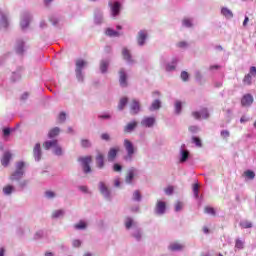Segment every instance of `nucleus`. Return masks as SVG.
Wrapping results in <instances>:
<instances>
[{
    "label": "nucleus",
    "mask_w": 256,
    "mask_h": 256,
    "mask_svg": "<svg viewBox=\"0 0 256 256\" xmlns=\"http://www.w3.org/2000/svg\"><path fill=\"white\" fill-rule=\"evenodd\" d=\"M0 25H2V27H9V20L7 19L5 14L1 15Z\"/></svg>",
    "instance_id": "50"
},
{
    "label": "nucleus",
    "mask_w": 256,
    "mask_h": 256,
    "mask_svg": "<svg viewBox=\"0 0 256 256\" xmlns=\"http://www.w3.org/2000/svg\"><path fill=\"white\" fill-rule=\"evenodd\" d=\"M52 219H63L65 217V210H54L51 214Z\"/></svg>",
    "instance_id": "31"
},
{
    "label": "nucleus",
    "mask_w": 256,
    "mask_h": 256,
    "mask_svg": "<svg viewBox=\"0 0 256 256\" xmlns=\"http://www.w3.org/2000/svg\"><path fill=\"white\" fill-rule=\"evenodd\" d=\"M183 207H185V204H183V202L181 201H177L174 205V211H176V213H179L183 211Z\"/></svg>",
    "instance_id": "48"
},
{
    "label": "nucleus",
    "mask_w": 256,
    "mask_h": 256,
    "mask_svg": "<svg viewBox=\"0 0 256 256\" xmlns=\"http://www.w3.org/2000/svg\"><path fill=\"white\" fill-rule=\"evenodd\" d=\"M159 109H161V100L156 99L150 105L149 111H159Z\"/></svg>",
    "instance_id": "39"
},
{
    "label": "nucleus",
    "mask_w": 256,
    "mask_h": 256,
    "mask_svg": "<svg viewBox=\"0 0 256 256\" xmlns=\"http://www.w3.org/2000/svg\"><path fill=\"white\" fill-rule=\"evenodd\" d=\"M176 47H178L179 49H187V47H189V43H187L186 41H180L176 44Z\"/></svg>",
    "instance_id": "58"
},
{
    "label": "nucleus",
    "mask_w": 256,
    "mask_h": 256,
    "mask_svg": "<svg viewBox=\"0 0 256 256\" xmlns=\"http://www.w3.org/2000/svg\"><path fill=\"white\" fill-rule=\"evenodd\" d=\"M132 199L133 201H141V192H139V190H136L133 192V195H132Z\"/></svg>",
    "instance_id": "54"
},
{
    "label": "nucleus",
    "mask_w": 256,
    "mask_h": 256,
    "mask_svg": "<svg viewBox=\"0 0 256 256\" xmlns=\"http://www.w3.org/2000/svg\"><path fill=\"white\" fill-rule=\"evenodd\" d=\"M167 211V203L165 201L158 200L154 208V213L156 215H165Z\"/></svg>",
    "instance_id": "11"
},
{
    "label": "nucleus",
    "mask_w": 256,
    "mask_h": 256,
    "mask_svg": "<svg viewBox=\"0 0 256 256\" xmlns=\"http://www.w3.org/2000/svg\"><path fill=\"white\" fill-rule=\"evenodd\" d=\"M117 153H119V148H110L108 151V161L113 162L117 157Z\"/></svg>",
    "instance_id": "29"
},
{
    "label": "nucleus",
    "mask_w": 256,
    "mask_h": 256,
    "mask_svg": "<svg viewBox=\"0 0 256 256\" xmlns=\"http://www.w3.org/2000/svg\"><path fill=\"white\" fill-rule=\"evenodd\" d=\"M245 247V240L241 239V238H237L235 241V249H244Z\"/></svg>",
    "instance_id": "44"
},
{
    "label": "nucleus",
    "mask_w": 256,
    "mask_h": 256,
    "mask_svg": "<svg viewBox=\"0 0 256 256\" xmlns=\"http://www.w3.org/2000/svg\"><path fill=\"white\" fill-rule=\"evenodd\" d=\"M137 128V121H132L124 127V133H133Z\"/></svg>",
    "instance_id": "32"
},
{
    "label": "nucleus",
    "mask_w": 256,
    "mask_h": 256,
    "mask_svg": "<svg viewBox=\"0 0 256 256\" xmlns=\"http://www.w3.org/2000/svg\"><path fill=\"white\" fill-rule=\"evenodd\" d=\"M155 117L153 116H146L144 117L141 122H140V125L142 127H146L147 129H151L152 127L155 126Z\"/></svg>",
    "instance_id": "14"
},
{
    "label": "nucleus",
    "mask_w": 256,
    "mask_h": 256,
    "mask_svg": "<svg viewBox=\"0 0 256 256\" xmlns=\"http://www.w3.org/2000/svg\"><path fill=\"white\" fill-rule=\"evenodd\" d=\"M61 133V128L54 127L49 130L48 132V138L49 139H55V137H59V134Z\"/></svg>",
    "instance_id": "30"
},
{
    "label": "nucleus",
    "mask_w": 256,
    "mask_h": 256,
    "mask_svg": "<svg viewBox=\"0 0 256 256\" xmlns=\"http://www.w3.org/2000/svg\"><path fill=\"white\" fill-rule=\"evenodd\" d=\"M185 246L178 242H173L168 246L169 251H183Z\"/></svg>",
    "instance_id": "28"
},
{
    "label": "nucleus",
    "mask_w": 256,
    "mask_h": 256,
    "mask_svg": "<svg viewBox=\"0 0 256 256\" xmlns=\"http://www.w3.org/2000/svg\"><path fill=\"white\" fill-rule=\"evenodd\" d=\"M53 153L54 155H56L57 157H61L64 155V151L63 148L58 144L54 149H53Z\"/></svg>",
    "instance_id": "45"
},
{
    "label": "nucleus",
    "mask_w": 256,
    "mask_h": 256,
    "mask_svg": "<svg viewBox=\"0 0 256 256\" xmlns=\"http://www.w3.org/2000/svg\"><path fill=\"white\" fill-rule=\"evenodd\" d=\"M141 111V104L137 100H132L130 103V113L131 115H137Z\"/></svg>",
    "instance_id": "20"
},
{
    "label": "nucleus",
    "mask_w": 256,
    "mask_h": 256,
    "mask_svg": "<svg viewBox=\"0 0 256 256\" xmlns=\"http://www.w3.org/2000/svg\"><path fill=\"white\" fill-rule=\"evenodd\" d=\"M204 213H206L207 215H215V209L213 207H205L204 209Z\"/></svg>",
    "instance_id": "60"
},
{
    "label": "nucleus",
    "mask_w": 256,
    "mask_h": 256,
    "mask_svg": "<svg viewBox=\"0 0 256 256\" xmlns=\"http://www.w3.org/2000/svg\"><path fill=\"white\" fill-rule=\"evenodd\" d=\"M221 65H219V64H214V65H210V67H209V71L211 72V73H217V71H219V69H221Z\"/></svg>",
    "instance_id": "57"
},
{
    "label": "nucleus",
    "mask_w": 256,
    "mask_h": 256,
    "mask_svg": "<svg viewBox=\"0 0 256 256\" xmlns=\"http://www.w3.org/2000/svg\"><path fill=\"white\" fill-rule=\"evenodd\" d=\"M164 193L166 195H173V186H168L167 188H165Z\"/></svg>",
    "instance_id": "63"
},
{
    "label": "nucleus",
    "mask_w": 256,
    "mask_h": 256,
    "mask_svg": "<svg viewBox=\"0 0 256 256\" xmlns=\"http://www.w3.org/2000/svg\"><path fill=\"white\" fill-rule=\"evenodd\" d=\"M243 177L246 181H253V179H255V172L252 170H246L243 173Z\"/></svg>",
    "instance_id": "40"
},
{
    "label": "nucleus",
    "mask_w": 256,
    "mask_h": 256,
    "mask_svg": "<svg viewBox=\"0 0 256 256\" xmlns=\"http://www.w3.org/2000/svg\"><path fill=\"white\" fill-rule=\"evenodd\" d=\"M139 175V170L135 167H131L127 170L126 176H125V183L126 185H133V181H135V177Z\"/></svg>",
    "instance_id": "7"
},
{
    "label": "nucleus",
    "mask_w": 256,
    "mask_h": 256,
    "mask_svg": "<svg viewBox=\"0 0 256 256\" xmlns=\"http://www.w3.org/2000/svg\"><path fill=\"white\" fill-rule=\"evenodd\" d=\"M98 189L100 192V195L106 200V201H113V192L109 189V186L101 181L98 183Z\"/></svg>",
    "instance_id": "3"
},
{
    "label": "nucleus",
    "mask_w": 256,
    "mask_h": 256,
    "mask_svg": "<svg viewBox=\"0 0 256 256\" xmlns=\"http://www.w3.org/2000/svg\"><path fill=\"white\" fill-rule=\"evenodd\" d=\"M180 77L182 81H185V82L189 81V73H187V71H182Z\"/></svg>",
    "instance_id": "62"
},
{
    "label": "nucleus",
    "mask_w": 256,
    "mask_h": 256,
    "mask_svg": "<svg viewBox=\"0 0 256 256\" xmlns=\"http://www.w3.org/2000/svg\"><path fill=\"white\" fill-rule=\"evenodd\" d=\"M253 101V95L245 94L241 99V105L242 107H251V105H253Z\"/></svg>",
    "instance_id": "19"
},
{
    "label": "nucleus",
    "mask_w": 256,
    "mask_h": 256,
    "mask_svg": "<svg viewBox=\"0 0 256 256\" xmlns=\"http://www.w3.org/2000/svg\"><path fill=\"white\" fill-rule=\"evenodd\" d=\"M174 111L176 115H181V112L183 111V102L176 100L174 103Z\"/></svg>",
    "instance_id": "38"
},
{
    "label": "nucleus",
    "mask_w": 256,
    "mask_h": 256,
    "mask_svg": "<svg viewBox=\"0 0 256 256\" xmlns=\"http://www.w3.org/2000/svg\"><path fill=\"white\" fill-rule=\"evenodd\" d=\"M27 185H29V180H27V179L18 181V187L20 189H25V187H27Z\"/></svg>",
    "instance_id": "55"
},
{
    "label": "nucleus",
    "mask_w": 256,
    "mask_h": 256,
    "mask_svg": "<svg viewBox=\"0 0 256 256\" xmlns=\"http://www.w3.org/2000/svg\"><path fill=\"white\" fill-rule=\"evenodd\" d=\"M131 235L136 241H141L143 238V230L138 226L137 228H134V230H131Z\"/></svg>",
    "instance_id": "23"
},
{
    "label": "nucleus",
    "mask_w": 256,
    "mask_h": 256,
    "mask_svg": "<svg viewBox=\"0 0 256 256\" xmlns=\"http://www.w3.org/2000/svg\"><path fill=\"white\" fill-rule=\"evenodd\" d=\"M148 37H149V34L147 33V30H140L136 37L137 45L139 47H145Z\"/></svg>",
    "instance_id": "9"
},
{
    "label": "nucleus",
    "mask_w": 256,
    "mask_h": 256,
    "mask_svg": "<svg viewBox=\"0 0 256 256\" xmlns=\"http://www.w3.org/2000/svg\"><path fill=\"white\" fill-rule=\"evenodd\" d=\"M178 63H179V58H173L169 63H167V58L165 57H161L160 59V65L165 68V71H168V72L175 71Z\"/></svg>",
    "instance_id": "4"
},
{
    "label": "nucleus",
    "mask_w": 256,
    "mask_h": 256,
    "mask_svg": "<svg viewBox=\"0 0 256 256\" xmlns=\"http://www.w3.org/2000/svg\"><path fill=\"white\" fill-rule=\"evenodd\" d=\"M67 120V114L65 112H61L58 116L59 123H65Z\"/></svg>",
    "instance_id": "59"
},
{
    "label": "nucleus",
    "mask_w": 256,
    "mask_h": 256,
    "mask_svg": "<svg viewBox=\"0 0 256 256\" xmlns=\"http://www.w3.org/2000/svg\"><path fill=\"white\" fill-rule=\"evenodd\" d=\"M240 227L242 229H251L253 227V222H251L249 220H241Z\"/></svg>",
    "instance_id": "43"
},
{
    "label": "nucleus",
    "mask_w": 256,
    "mask_h": 256,
    "mask_svg": "<svg viewBox=\"0 0 256 256\" xmlns=\"http://www.w3.org/2000/svg\"><path fill=\"white\" fill-rule=\"evenodd\" d=\"M192 117L197 120L209 119V110L207 108H202L200 111H193Z\"/></svg>",
    "instance_id": "10"
},
{
    "label": "nucleus",
    "mask_w": 256,
    "mask_h": 256,
    "mask_svg": "<svg viewBox=\"0 0 256 256\" xmlns=\"http://www.w3.org/2000/svg\"><path fill=\"white\" fill-rule=\"evenodd\" d=\"M75 65L76 79L77 81H79V83H83V81L85 80V74H83V69H85V67H87L89 63L83 59H77Z\"/></svg>",
    "instance_id": "2"
},
{
    "label": "nucleus",
    "mask_w": 256,
    "mask_h": 256,
    "mask_svg": "<svg viewBox=\"0 0 256 256\" xmlns=\"http://www.w3.org/2000/svg\"><path fill=\"white\" fill-rule=\"evenodd\" d=\"M193 21H194L193 18H189V17L183 18L182 27H186V29H191L193 27Z\"/></svg>",
    "instance_id": "37"
},
{
    "label": "nucleus",
    "mask_w": 256,
    "mask_h": 256,
    "mask_svg": "<svg viewBox=\"0 0 256 256\" xmlns=\"http://www.w3.org/2000/svg\"><path fill=\"white\" fill-rule=\"evenodd\" d=\"M91 161H93V157L91 156H81L78 158V163L82 165L85 174L91 173Z\"/></svg>",
    "instance_id": "5"
},
{
    "label": "nucleus",
    "mask_w": 256,
    "mask_h": 256,
    "mask_svg": "<svg viewBox=\"0 0 256 256\" xmlns=\"http://www.w3.org/2000/svg\"><path fill=\"white\" fill-rule=\"evenodd\" d=\"M49 21L52 23V25H57V23H59L60 19H59V17L52 15L49 17Z\"/></svg>",
    "instance_id": "61"
},
{
    "label": "nucleus",
    "mask_w": 256,
    "mask_h": 256,
    "mask_svg": "<svg viewBox=\"0 0 256 256\" xmlns=\"http://www.w3.org/2000/svg\"><path fill=\"white\" fill-rule=\"evenodd\" d=\"M128 76H127V71H125L124 68L119 70V83L120 87H127L128 82H127Z\"/></svg>",
    "instance_id": "18"
},
{
    "label": "nucleus",
    "mask_w": 256,
    "mask_h": 256,
    "mask_svg": "<svg viewBox=\"0 0 256 256\" xmlns=\"http://www.w3.org/2000/svg\"><path fill=\"white\" fill-rule=\"evenodd\" d=\"M122 57L127 63V65H135V59H133V55H131V51L129 49H122Z\"/></svg>",
    "instance_id": "13"
},
{
    "label": "nucleus",
    "mask_w": 256,
    "mask_h": 256,
    "mask_svg": "<svg viewBox=\"0 0 256 256\" xmlns=\"http://www.w3.org/2000/svg\"><path fill=\"white\" fill-rule=\"evenodd\" d=\"M127 103H128V99L126 97L121 98L119 101V104H118L119 111H123V109H125V106L127 105Z\"/></svg>",
    "instance_id": "46"
},
{
    "label": "nucleus",
    "mask_w": 256,
    "mask_h": 256,
    "mask_svg": "<svg viewBox=\"0 0 256 256\" xmlns=\"http://www.w3.org/2000/svg\"><path fill=\"white\" fill-rule=\"evenodd\" d=\"M33 157L34 160L39 163V161H41L42 157H43V150H41V144L40 143H36L34 145L33 148Z\"/></svg>",
    "instance_id": "16"
},
{
    "label": "nucleus",
    "mask_w": 256,
    "mask_h": 256,
    "mask_svg": "<svg viewBox=\"0 0 256 256\" xmlns=\"http://www.w3.org/2000/svg\"><path fill=\"white\" fill-rule=\"evenodd\" d=\"M123 147L126 151L124 161H126L127 163H131V161H133L135 155L137 154V147L129 139H124Z\"/></svg>",
    "instance_id": "1"
},
{
    "label": "nucleus",
    "mask_w": 256,
    "mask_h": 256,
    "mask_svg": "<svg viewBox=\"0 0 256 256\" xmlns=\"http://www.w3.org/2000/svg\"><path fill=\"white\" fill-rule=\"evenodd\" d=\"M244 85H252L253 83V76L251 74H246L243 78Z\"/></svg>",
    "instance_id": "47"
},
{
    "label": "nucleus",
    "mask_w": 256,
    "mask_h": 256,
    "mask_svg": "<svg viewBox=\"0 0 256 256\" xmlns=\"http://www.w3.org/2000/svg\"><path fill=\"white\" fill-rule=\"evenodd\" d=\"M108 5L110 8V15L115 19V17H118L119 13H121V2L117 0H110Z\"/></svg>",
    "instance_id": "6"
},
{
    "label": "nucleus",
    "mask_w": 256,
    "mask_h": 256,
    "mask_svg": "<svg viewBox=\"0 0 256 256\" xmlns=\"http://www.w3.org/2000/svg\"><path fill=\"white\" fill-rule=\"evenodd\" d=\"M15 51L17 55H25V51H27V46L25 45V41H23V39H18L16 41Z\"/></svg>",
    "instance_id": "15"
},
{
    "label": "nucleus",
    "mask_w": 256,
    "mask_h": 256,
    "mask_svg": "<svg viewBox=\"0 0 256 256\" xmlns=\"http://www.w3.org/2000/svg\"><path fill=\"white\" fill-rule=\"evenodd\" d=\"M82 244H83V242L80 239H73L72 240V247L74 249H79V247H81Z\"/></svg>",
    "instance_id": "53"
},
{
    "label": "nucleus",
    "mask_w": 256,
    "mask_h": 256,
    "mask_svg": "<svg viewBox=\"0 0 256 256\" xmlns=\"http://www.w3.org/2000/svg\"><path fill=\"white\" fill-rule=\"evenodd\" d=\"M23 77V67L19 66L16 71L12 72L11 75V81H21V78Z\"/></svg>",
    "instance_id": "21"
},
{
    "label": "nucleus",
    "mask_w": 256,
    "mask_h": 256,
    "mask_svg": "<svg viewBox=\"0 0 256 256\" xmlns=\"http://www.w3.org/2000/svg\"><path fill=\"white\" fill-rule=\"evenodd\" d=\"M45 197L46 199H55V197H57V193H55L54 191L48 190L45 192Z\"/></svg>",
    "instance_id": "52"
},
{
    "label": "nucleus",
    "mask_w": 256,
    "mask_h": 256,
    "mask_svg": "<svg viewBox=\"0 0 256 256\" xmlns=\"http://www.w3.org/2000/svg\"><path fill=\"white\" fill-rule=\"evenodd\" d=\"M188 131H189L190 133H192L193 135H195V134L199 133V131H201V129L199 128V126L193 125V126H190V127L188 128Z\"/></svg>",
    "instance_id": "56"
},
{
    "label": "nucleus",
    "mask_w": 256,
    "mask_h": 256,
    "mask_svg": "<svg viewBox=\"0 0 256 256\" xmlns=\"http://www.w3.org/2000/svg\"><path fill=\"white\" fill-rule=\"evenodd\" d=\"M80 145H81L82 149H90V147L93 146V143H91V140H89V139L82 138L80 140Z\"/></svg>",
    "instance_id": "41"
},
{
    "label": "nucleus",
    "mask_w": 256,
    "mask_h": 256,
    "mask_svg": "<svg viewBox=\"0 0 256 256\" xmlns=\"http://www.w3.org/2000/svg\"><path fill=\"white\" fill-rule=\"evenodd\" d=\"M58 144H59V141L56 140V139H54V140H48V141H45V142L43 143V147H44V149H46V151H49V149H52V148L55 149V147H56Z\"/></svg>",
    "instance_id": "25"
},
{
    "label": "nucleus",
    "mask_w": 256,
    "mask_h": 256,
    "mask_svg": "<svg viewBox=\"0 0 256 256\" xmlns=\"http://www.w3.org/2000/svg\"><path fill=\"white\" fill-rule=\"evenodd\" d=\"M2 193L6 195V197H9L10 195H13L15 193V186L8 184L3 187Z\"/></svg>",
    "instance_id": "26"
},
{
    "label": "nucleus",
    "mask_w": 256,
    "mask_h": 256,
    "mask_svg": "<svg viewBox=\"0 0 256 256\" xmlns=\"http://www.w3.org/2000/svg\"><path fill=\"white\" fill-rule=\"evenodd\" d=\"M105 35H107V37H121V35H123V33L119 32V31H115L111 28H107L105 31Z\"/></svg>",
    "instance_id": "36"
},
{
    "label": "nucleus",
    "mask_w": 256,
    "mask_h": 256,
    "mask_svg": "<svg viewBox=\"0 0 256 256\" xmlns=\"http://www.w3.org/2000/svg\"><path fill=\"white\" fill-rule=\"evenodd\" d=\"M94 23H96V25L103 23V11L99 8L94 10Z\"/></svg>",
    "instance_id": "22"
},
{
    "label": "nucleus",
    "mask_w": 256,
    "mask_h": 256,
    "mask_svg": "<svg viewBox=\"0 0 256 256\" xmlns=\"http://www.w3.org/2000/svg\"><path fill=\"white\" fill-rule=\"evenodd\" d=\"M74 229H77V231H85V229H87V222L83 220L79 221L74 225Z\"/></svg>",
    "instance_id": "42"
},
{
    "label": "nucleus",
    "mask_w": 256,
    "mask_h": 256,
    "mask_svg": "<svg viewBox=\"0 0 256 256\" xmlns=\"http://www.w3.org/2000/svg\"><path fill=\"white\" fill-rule=\"evenodd\" d=\"M189 150L185 149V145H182L179 152V161L180 163H187L190 157Z\"/></svg>",
    "instance_id": "17"
},
{
    "label": "nucleus",
    "mask_w": 256,
    "mask_h": 256,
    "mask_svg": "<svg viewBox=\"0 0 256 256\" xmlns=\"http://www.w3.org/2000/svg\"><path fill=\"white\" fill-rule=\"evenodd\" d=\"M25 167H27L26 162L18 161L15 164V172L16 173H24L25 174Z\"/></svg>",
    "instance_id": "27"
},
{
    "label": "nucleus",
    "mask_w": 256,
    "mask_h": 256,
    "mask_svg": "<svg viewBox=\"0 0 256 256\" xmlns=\"http://www.w3.org/2000/svg\"><path fill=\"white\" fill-rule=\"evenodd\" d=\"M192 143H194V145H196V147H203V142H201V138H199L197 136L192 137Z\"/></svg>",
    "instance_id": "49"
},
{
    "label": "nucleus",
    "mask_w": 256,
    "mask_h": 256,
    "mask_svg": "<svg viewBox=\"0 0 256 256\" xmlns=\"http://www.w3.org/2000/svg\"><path fill=\"white\" fill-rule=\"evenodd\" d=\"M248 75H250L251 77H256V67L255 66L250 67V71H249Z\"/></svg>",
    "instance_id": "64"
},
{
    "label": "nucleus",
    "mask_w": 256,
    "mask_h": 256,
    "mask_svg": "<svg viewBox=\"0 0 256 256\" xmlns=\"http://www.w3.org/2000/svg\"><path fill=\"white\" fill-rule=\"evenodd\" d=\"M96 165L99 169H103V167H105V156L101 152H98L96 155Z\"/></svg>",
    "instance_id": "24"
},
{
    "label": "nucleus",
    "mask_w": 256,
    "mask_h": 256,
    "mask_svg": "<svg viewBox=\"0 0 256 256\" xmlns=\"http://www.w3.org/2000/svg\"><path fill=\"white\" fill-rule=\"evenodd\" d=\"M109 59H104V60H101L100 62V71L101 73L105 74L107 73V69H109Z\"/></svg>",
    "instance_id": "35"
},
{
    "label": "nucleus",
    "mask_w": 256,
    "mask_h": 256,
    "mask_svg": "<svg viewBox=\"0 0 256 256\" xmlns=\"http://www.w3.org/2000/svg\"><path fill=\"white\" fill-rule=\"evenodd\" d=\"M124 225L127 231H133L134 229L139 227V223L129 216L124 219Z\"/></svg>",
    "instance_id": "12"
},
{
    "label": "nucleus",
    "mask_w": 256,
    "mask_h": 256,
    "mask_svg": "<svg viewBox=\"0 0 256 256\" xmlns=\"http://www.w3.org/2000/svg\"><path fill=\"white\" fill-rule=\"evenodd\" d=\"M11 152H5L3 154V157L1 159V164L3 165V167H7L9 165V161H11Z\"/></svg>",
    "instance_id": "33"
},
{
    "label": "nucleus",
    "mask_w": 256,
    "mask_h": 256,
    "mask_svg": "<svg viewBox=\"0 0 256 256\" xmlns=\"http://www.w3.org/2000/svg\"><path fill=\"white\" fill-rule=\"evenodd\" d=\"M31 19H33V16L29 12H24L21 15V20H20V26L23 31L29 27V24L31 23Z\"/></svg>",
    "instance_id": "8"
},
{
    "label": "nucleus",
    "mask_w": 256,
    "mask_h": 256,
    "mask_svg": "<svg viewBox=\"0 0 256 256\" xmlns=\"http://www.w3.org/2000/svg\"><path fill=\"white\" fill-rule=\"evenodd\" d=\"M192 191L195 199H199V184H193Z\"/></svg>",
    "instance_id": "51"
},
{
    "label": "nucleus",
    "mask_w": 256,
    "mask_h": 256,
    "mask_svg": "<svg viewBox=\"0 0 256 256\" xmlns=\"http://www.w3.org/2000/svg\"><path fill=\"white\" fill-rule=\"evenodd\" d=\"M23 175H25V172H12L9 179L10 181H19L20 179H23Z\"/></svg>",
    "instance_id": "34"
}]
</instances>
